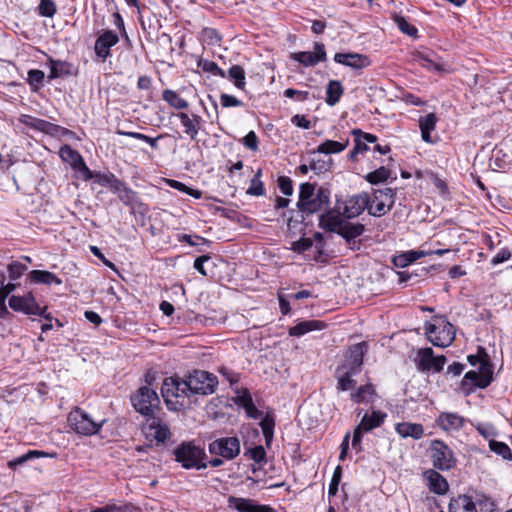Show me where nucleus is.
Returning a JSON list of instances; mask_svg holds the SVG:
<instances>
[{
  "label": "nucleus",
  "instance_id": "1",
  "mask_svg": "<svg viewBox=\"0 0 512 512\" xmlns=\"http://www.w3.org/2000/svg\"><path fill=\"white\" fill-rule=\"evenodd\" d=\"M468 362L472 366L479 365L478 370L468 371L462 380V388L469 393L474 387L486 388L493 381V366L489 355L483 348L478 349L476 355H469Z\"/></svg>",
  "mask_w": 512,
  "mask_h": 512
},
{
  "label": "nucleus",
  "instance_id": "2",
  "mask_svg": "<svg viewBox=\"0 0 512 512\" xmlns=\"http://www.w3.org/2000/svg\"><path fill=\"white\" fill-rule=\"evenodd\" d=\"M329 195L323 188L315 189L311 183L300 185L299 199L297 207L302 213L307 215L319 212L327 208Z\"/></svg>",
  "mask_w": 512,
  "mask_h": 512
},
{
  "label": "nucleus",
  "instance_id": "3",
  "mask_svg": "<svg viewBox=\"0 0 512 512\" xmlns=\"http://www.w3.org/2000/svg\"><path fill=\"white\" fill-rule=\"evenodd\" d=\"M161 393L168 409L177 411L180 407L186 405V399L189 397L190 388L186 379L166 378L161 387Z\"/></svg>",
  "mask_w": 512,
  "mask_h": 512
},
{
  "label": "nucleus",
  "instance_id": "4",
  "mask_svg": "<svg viewBox=\"0 0 512 512\" xmlns=\"http://www.w3.org/2000/svg\"><path fill=\"white\" fill-rule=\"evenodd\" d=\"M425 332L428 340L441 348L450 346L455 339V329L443 315L434 316L432 322L426 323Z\"/></svg>",
  "mask_w": 512,
  "mask_h": 512
},
{
  "label": "nucleus",
  "instance_id": "5",
  "mask_svg": "<svg viewBox=\"0 0 512 512\" xmlns=\"http://www.w3.org/2000/svg\"><path fill=\"white\" fill-rule=\"evenodd\" d=\"M175 460L185 469H204L207 463L203 462L205 452L192 443H182L174 450Z\"/></svg>",
  "mask_w": 512,
  "mask_h": 512
},
{
  "label": "nucleus",
  "instance_id": "6",
  "mask_svg": "<svg viewBox=\"0 0 512 512\" xmlns=\"http://www.w3.org/2000/svg\"><path fill=\"white\" fill-rule=\"evenodd\" d=\"M368 200V213L374 217H381L393 207L395 194L391 188L376 189L371 195L368 194Z\"/></svg>",
  "mask_w": 512,
  "mask_h": 512
},
{
  "label": "nucleus",
  "instance_id": "7",
  "mask_svg": "<svg viewBox=\"0 0 512 512\" xmlns=\"http://www.w3.org/2000/svg\"><path fill=\"white\" fill-rule=\"evenodd\" d=\"M94 421L91 416L80 408H75L68 415L69 426L78 434L90 436L98 433L104 424Z\"/></svg>",
  "mask_w": 512,
  "mask_h": 512
},
{
  "label": "nucleus",
  "instance_id": "8",
  "mask_svg": "<svg viewBox=\"0 0 512 512\" xmlns=\"http://www.w3.org/2000/svg\"><path fill=\"white\" fill-rule=\"evenodd\" d=\"M131 402L135 410L147 418L154 415V409L158 408L160 400L154 389L143 386L132 395Z\"/></svg>",
  "mask_w": 512,
  "mask_h": 512
},
{
  "label": "nucleus",
  "instance_id": "9",
  "mask_svg": "<svg viewBox=\"0 0 512 512\" xmlns=\"http://www.w3.org/2000/svg\"><path fill=\"white\" fill-rule=\"evenodd\" d=\"M191 394L209 395L215 392L217 377L203 370H195L186 378Z\"/></svg>",
  "mask_w": 512,
  "mask_h": 512
},
{
  "label": "nucleus",
  "instance_id": "10",
  "mask_svg": "<svg viewBox=\"0 0 512 512\" xmlns=\"http://www.w3.org/2000/svg\"><path fill=\"white\" fill-rule=\"evenodd\" d=\"M9 306L17 312H22L28 315H39L47 320L51 319V315L46 314L47 308L40 307L31 292L24 296H11L9 299Z\"/></svg>",
  "mask_w": 512,
  "mask_h": 512
},
{
  "label": "nucleus",
  "instance_id": "11",
  "mask_svg": "<svg viewBox=\"0 0 512 512\" xmlns=\"http://www.w3.org/2000/svg\"><path fill=\"white\" fill-rule=\"evenodd\" d=\"M386 413L379 410L372 411L371 414H365L360 423L356 426L353 432L352 446L355 449L361 450L362 433L369 432L382 425L386 418Z\"/></svg>",
  "mask_w": 512,
  "mask_h": 512
},
{
  "label": "nucleus",
  "instance_id": "12",
  "mask_svg": "<svg viewBox=\"0 0 512 512\" xmlns=\"http://www.w3.org/2000/svg\"><path fill=\"white\" fill-rule=\"evenodd\" d=\"M209 451L213 455L232 460L240 453V441L237 437H222L209 444Z\"/></svg>",
  "mask_w": 512,
  "mask_h": 512
},
{
  "label": "nucleus",
  "instance_id": "13",
  "mask_svg": "<svg viewBox=\"0 0 512 512\" xmlns=\"http://www.w3.org/2000/svg\"><path fill=\"white\" fill-rule=\"evenodd\" d=\"M143 431L147 438L155 440L157 443H164L171 436L169 426L155 415L146 418Z\"/></svg>",
  "mask_w": 512,
  "mask_h": 512
},
{
  "label": "nucleus",
  "instance_id": "14",
  "mask_svg": "<svg viewBox=\"0 0 512 512\" xmlns=\"http://www.w3.org/2000/svg\"><path fill=\"white\" fill-rule=\"evenodd\" d=\"M430 451L434 467L440 470H448L453 467L455 463L453 452L444 442L432 441Z\"/></svg>",
  "mask_w": 512,
  "mask_h": 512
},
{
  "label": "nucleus",
  "instance_id": "15",
  "mask_svg": "<svg viewBox=\"0 0 512 512\" xmlns=\"http://www.w3.org/2000/svg\"><path fill=\"white\" fill-rule=\"evenodd\" d=\"M59 155L64 162L69 163L74 170L81 173L85 180H90L92 178L90 169L78 151L74 150L69 145H64L61 147Z\"/></svg>",
  "mask_w": 512,
  "mask_h": 512
},
{
  "label": "nucleus",
  "instance_id": "16",
  "mask_svg": "<svg viewBox=\"0 0 512 512\" xmlns=\"http://www.w3.org/2000/svg\"><path fill=\"white\" fill-rule=\"evenodd\" d=\"M119 42L118 35L112 30L104 31L95 41L94 51L103 61L111 56L110 49Z\"/></svg>",
  "mask_w": 512,
  "mask_h": 512
},
{
  "label": "nucleus",
  "instance_id": "17",
  "mask_svg": "<svg viewBox=\"0 0 512 512\" xmlns=\"http://www.w3.org/2000/svg\"><path fill=\"white\" fill-rule=\"evenodd\" d=\"M368 205L369 200L367 193L350 196L344 202L343 215L346 218H355L359 216L364 210H367Z\"/></svg>",
  "mask_w": 512,
  "mask_h": 512
},
{
  "label": "nucleus",
  "instance_id": "18",
  "mask_svg": "<svg viewBox=\"0 0 512 512\" xmlns=\"http://www.w3.org/2000/svg\"><path fill=\"white\" fill-rule=\"evenodd\" d=\"M314 52H296L291 54V59L303 64L304 66H315L319 62L326 60L325 46L321 43H315Z\"/></svg>",
  "mask_w": 512,
  "mask_h": 512
},
{
  "label": "nucleus",
  "instance_id": "19",
  "mask_svg": "<svg viewBox=\"0 0 512 512\" xmlns=\"http://www.w3.org/2000/svg\"><path fill=\"white\" fill-rule=\"evenodd\" d=\"M228 507L238 512H270L271 508L266 505H258L254 500L235 496L228 497Z\"/></svg>",
  "mask_w": 512,
  "mask_h": 512
},
{
  "label": "nucleus",
  "instance_id": "20",
  "mask_svg": "<svg viewBox=\"0 0 512 512\" xmlns=\"http://www.w3.org/2000/svg\"><path fill=\"white\" fill-rule=\"evenodd\" d=\"M334 61L353 69H363L371 64L368 56L359 53H336Z\"/></svg>",
  "mask_w": 512,
  "mask_h": 512
},
{
  "label": "nucleus",
  "instance_id": "21",
  "mask_svg": "<svg viewBox=\"0 0 512 512\" xmlns=\"http://www.w3.org/2000/svg\"><path fill=\"white\" fill-rule=\"evenodd\" d=\"M465 422V418L452 412H442L436 420L437 425L447 432L460 430Z\"/></svg>",
  "mask_w": 512,
  "mask_h": 512
},
{
  "label": "nucleus",
  "instance_id": "22",
  "mask_svg": "<svg viewBox=\"0 0 512 512\" xmlns=\"http://www.w3.org/2000/svg\"><path fill=\"white\" fill-rule=\"evenodd\" d=\"M181 124L184 127V132L187 134L192 140H194L200 130L201 126V117L196 114H192L189 116L187 113L179 112L176 115Z\"/></svg>",
  "mask_w": 512,
  "mask_h": 512
},
{
  "label": "nucleus",
  "instance_id": "23",
  "mask_svg": "<svg viewBox=\"0 0 512 512\" xmlns=\"http://www.w3.org/2000/svg\"><path fill=\"white\" fill-rule=\"evenodd\" d=\"M432 255L431 251L420 250H409L392 258V263L399 268H405L414 261L423 258L425 256Z\"/></svg>",
  "mask_w": 512,
  "mask_h": 512
},
{
  "label": "nucleus",
  "instance_id": "24",
  "mask_svg": "<svg viewBox=\"0 0 512 512\" xmlns=\"http://www.w3.org/2000/svg\"><path fill=\"white\" fill-rule=\"evenodd\" d=\"M395 430L402 438L411 437L415 440H419L424 435V427L422 424L419 423H397L395 426Z\"/></svg>",
  "mask_w": 512,
  "mask_h": 512
},
{
  "label": "nucleus",
  "instance_id": "25",
  "mask_svg": "<svg viewBox=\"0 0 512 512\" xmlns=\"http://www.w3.org/2000/svg\"><path fill=\"white\" fill-rule=\"evenodd\" d=\"M367 343L360 342L353 345L349 350L348 362L350 366V370L360 371V367L363 364V358L367 351Z\"/></svg>",
  "mask_w": 512,
  "mask_h": 512
},
{
  "label": "nucleus",
  "instance_id": "26",
  "mask_svg": "<svg viewBox=\"0 0 512 512\" xmlns=\"http://www.w3.org/2000/svg\"><path fill=\"white\" fill-rule=\"evenodd\" d=\"M48 63L50 65V73L48 75L49 79L71 76L74 74L73 65L66 61L54 60L53 58L49 57Z\"/></svg>",
  "mask_w": 512,
  "mask_h": 512
},
{
  "label": "nucleus",
  "instance_id": "27",
  "mask_svg": "<svg viewBox=\"0 0 512 512\" xmlns=\"http://www.w3.org/2000/svg\"><path fill=\"white\" fill-rule=\"evenodd\" d=\"M325 327H326V324L319 320L301 321L289 329V335L295 336V337H301L308 332L315 331V330H322Z\"/></svg>",
  "mask_w": 512,
  "mask_h": 512
},
{
  "label": "nucleus",
  "instance_id": "28",
  "mask_svg": "<svg viewBox=\"0 0 512 512\" xmlns=\"http://www.w3.org/2000/svg\"><path fill=\"white\" fill-rule=\"evenodd\" d=\"M438 119L434 113H429L419 119V128L421 130L422 140L426 143H434L431 138V132L435 130Z\"/></svg>",
  "mask_w": 512,
  "mask_h": 512
},
{
  "label": "nucleus",
  "instance_id": "29",
  "mask_svg": "<svg viewBox=\"0 0 512 512\" xmlns=\"http://www.w3.org/2000/svg\"><path fill=\"white\" fill-rule=\"evenodd\" d=\"M235 403L244 408L249 418L258 419L261 416V412L253 403L252 397L247 390L236 397Z\"/></svg>",
  "mask_w": 512,
  "mask_h": 512
},
{
  "label": "nucleus",
  "instance_id": "30",
  "mask_svg": "<svg viewBox=\"0 0 512 512\" xmlns=\"http://www.w3.org/2000/svg\"><path fill=\"white\" fill-rule=\"evenodd\" d=\"M449 512H477L476 505L472 499L466 495H460L451 500Z\"/></svg>",
  "mask_w": 512,
  "mask_h": 512
},
{
  "label": "nucleus",
  "instance_id": "31",
  "mask_svg": "<svg viewBox=\"0 0 512 512\" xmlns=\"http://www.w3.org/2000/svg\"><path fill=\"white\" fill-rule=\"evenodd\" d=\"M428 487L431 491L437 494H444L448 490V483L446 479L434 470L427 472Z\"/></svg>",
  "mask_w": 512,
  "mask_h": 512
},
{
  "label": "nucleus",
  "instance_id": "32",
  "mask_svg": "<svg viewBox=\"0 0 512 512\" xmlns=\"http://www.w3.org/2000/svg\"><path fill=\"white\" fill-rule=\"evenodd\" d=\"M28 276L29 279L35 283H41L46 285H51L53 283L57 285L62 284V280L49 271L32 270Z\"/></svg>",
  "mask_w": 512,
  "mask_h": 512
},
{
  "label": "nucleus",
  "instance_id": "33",
  "mask_svg": "<svg viewBox=\"0 0 512 512\" xmlns=\"http://www.w3.org/2000/svg\"><path fill=\"white\" fill-rule=\"evenodd\" d=\"M364 225L360 223L343 222L340 234L348 243L361 236L364 232Z\"/></svg>",
  "mask_w": 512,
  "mask_h": 512
},
{
  "label": "nucleus",
  "instance_id": "34",
  "mask_svg": "<svg viewBox=\"0 0 512 512\" xmlns=\"http://www.w3.org/2000/svg\"><path fill=\"white\" fill-rule=\"evenodd\" d=\"M376 397V391L372 384H366L351 394V399L357 403H371Z\"/></svg>",
  "mask_w": 512,
  "mask_h": 512
},
{
  "label": "nucleus",
  "instance_id": "35",
  "mask_svg": "<svg viewBox=\"0 0 512 512\" xmlns=\"http://www.w3.org/2000/svg\"><path fill=\"white\" fill-rule=\"evenodd\" d=\"M349 144V140L346 139L344 142L334 141V140H326L322 144L317 147V150L313 152L315 153H323V154H335L340 153L346 149Z\"/></svg>",
  "mask_w": 512,
  "mask_h": 512
},
{
  "label": "nucleus",
  "instance_id": "36",
  "mask_svg": "<svg viewBox=\"0 0 512 512\" xmlns=\"http://www.w3.org/2000/svg\"><path fill=\"white\" fill-rule=\"evenodd\" d=\"M343 94V87L339 81L331 80L328 83L326 89V103L330 106H334L339 102L341 96Z\"/></svg>",
  "mask_w": 512,
  "mask_h": 512
},
{
  "label": "nucleus",
  "instance_id": "37",
  "mask_svg": "<svg viewBox=\"0 0 512 512\" xmlns=\"http://www.w3.org/2000/svg\"><path fill=\"white\" fill-rule=\"evenodd\" d=\"M434 353L432 348H423L420 349L417 353L416 363L418 369L421 371H429L432 369V361H433Z\"/></svg>",
  "mask_w": 512,
  "mask_h": 512
},
{
  "label": "nucleus",
  "instance_id": "38",
  "mask_svg": "<svg viewBox=\"0 0 512 512\" xmlns=\"http://www.w3.org/2000/svg\"><path fill=\"white\" fill-rule=\"evenodd\" d=\"M162 97L171 107L175 109H186L189 106L188 102L173 90H164Z\"/></svg>",
  "mask_w": 512,
  "mask_h": 512
},
{
  "label": "nucleus",
  "instance_id": "39",
  "mask_svg": "<svg viewBox=\"0 0 512 512\" xmlns=\"http://www.w3.org/2000/svg\"><path fill=\"white\" fill-rule=\"evenodd\" d=\"M228 78L234 82V85L244 90L246 86L245 71L240 65H233L228 70Z\"/></svg>",
  "mask_w": 512,
  "mask_h": 512
},
{
  "label": "nucleus",
  "instance_id": "40",
  "mask_svg": "<svg viewBox=\"0 0 512 512\" xmlns=\"http://www.w3.org/2000/svg\"><path fill=\"white\" fill-rule=\"evenodd\" d=\"M343 222L344 220L340 219L339 217L331 215L322 216L320 218V224L322 228L330 232H335L337 234H340Z\"/></svg>",
  "mask_w": 512,
  "mask_h": 512
},
{
  "label": "nucleus",
  "instance_id": "41",
  "mask_svg": "<svg viewBox=\"0 0 512 512\" xmlns=\"http://www.w3.org/2000/svg\"><path fill=\"white\" fill-rule=\"evenodd\" d=\"M116 134L122 135V136H128V137H131L134 139L144 141V142L148 143L152 149L158 148L157 142L159 139H161L163 137V135H159L156 138H152V137H149V136L139 133V132L124 131V130H120V129L116 130Z\"/></svg>",
  "mask_w": 512,
  "mask_h": 512
},
{
  "label": "nucleus",
  "instance_id": "42",
  "mask_svg": "<svg viewBox=\"0 0 512 512\" xmlns=\"http://www.w3.org/2000/svg\"><path fill=\"white\" fill-rule=\"evenodd\" d=\"M392 19L402 33L410 37H417V28L414 25L410 24L403 16L399 14H394L392 16Z\"/></svg>",
  "mask_w": 512,
  "mask_h": 512
},
{
  "label": "nucleus",
  "instance_id": "43",
  "mask_svg": "<svg viewBox=\"0 0 512 512\" xmlns=\"http://www.w3.org/2000/svg\"><path fill=\"white\" fill-rule=\"evenodd\" d=\"M45 455L46 454L42 451L30 450L27 453L13 459V460L8 461L7 465L10 469H16V467L23 465L24 463H26L27 461H29L31 459L43 457Z\"/></svg>",
  "mask_w": 512,
  "mask_h": 512
},
{
  "label": "nucleus",
  "instance_id": "44",
  "mask_svg": "<svg viewBox=\"0 0 512 512\" xmlns=\"http://www.w3.org/2000/svg\"><path fill=\"white\" fill-rule=\"evenodd\" d=\"M260 426L265 438L266 445L269 446L273 440L275 421L271 416L266 415L261 420Z\"/></svg>",
  "mask_w": 512,
  "mask_h": 512
},
{
  "label": "nucleus",
  "instance_id": "45",
  "mask_svg": "<svg viewBox=\"0 0 512 512\" xmlns=\"http://www.w3.org/2000/svg\"><path fill=\"white\" fill-rule=\"evenodd\" d=\"M45 74L42 70L32 69L28 71L27 82L32 91L37 92L43 86Z\"/></svg>",
  "mask_w": 512,
  "mask_h": 512
},
{
  "label": "nucleus",
  "instance_id": "46",
  "mask_svg": "<svg viewBox=\"0 0 512 512\" xmlns=\"http://www.w3.org/2000/svg\"><path fill=\"white\" fill-rule=\"evenodd\" d=\"M390 177V170L384 166L368 173L365 179L371 184H378L386 181Z\"/></svg>",
  "mask_w": 512,
  "mask_h": 512
},
{
  "label": "nucleus",
  "instance_id": "47",
  "mask_svg": "<svg viewBox=\"0 0 512 512\" xmlns=\"http://www.w3.org/2000/svg\"><path fill=\"white\" fill-rule=\"evenodd\" d=\"M357 371L348 370L338 378L337 389L340 391H347L355 387V381L353 375L357 374Z\"/></svg>",
  "mask_w": 512,
  "mask_h": 512
},
{
  "label": "nucleus",
  "instance_id": "48",
  "mask_svg": "<svg viewBox=\"0 0 512 512\" xmlns=\"http://www.w3.org/2000/svg\"><path fill=\"white\" fill-rule=\"evenodd\" d=\"M489 448L505 460H512V453L507 444L495 440L489 442Z\"/></svg>",
  "mask_w": 512,
  "mask_h": 512
},
{
  "label": "nucleus",
  "instance_id": "49",
  "mask_svg": "<svg viewBox=\"0 0 512 512\" xmlns=\"http://www.w3.org/2000/svg\"><path fill=\"white\" fill-rule=\"evenodd\" d=\"M168 184L170 187L175 188V189H177L181 192H184L186 194H189L196 199H199L202 196V192L200 190L192 189L177 180H168Z\"/></svg>",
  "mask_w": 512,
  "mask_h": 512
},
{
  "label": "nucleus",
  "instance_id": "50",
  "mask_svg": "<svg viewBox=\"0 0 512 512\" xmlns=\"http://www.w3.org/2000/svg\"><path fill=\"white\" fill-rule=\"evenodd\" d=\"M198 66L204 71L212 73L213 75L224 78L226 76L224 70H222L215 62L209 60H200Z\"/></svg>",
  "mask_w": 512,
  "mask_h": 512
},
{
  "label": "nucleus",
  "instance_id": "51",
  "mask_svg": "<svg viewBox=\"0 0 512 512\" xmlns=\"http://www.w3.org/2000/svg\"><path fill=\"white\" fill-rule=\"evenodd\" d=\"M38 12L43 17H52L56 13V5L52 0H40Z\"/></svg>",
  "mask_w": 512,
  "mask_h": 512
},
{
  "label": "nucleus",
  "instance_id": "52",
  "mask_svg": "<svg viewBox=\"0 0 512 512\" xmlns=\"http://www.w3.org/2000/svg\"><path fill=\"white\" fill-rule=\"evenodd\" d=\"M26 270H27L26 265H24L20 262H17V261L12 262L8 266L9 277L11 280H16V279L20 278Z\"/></svg>",
  "mask_w": 512,
  "mask_h": 512
},
{
  "label": "nucleus",
  "instance_id": "53",
  "mask_svg": "<svg viewBox=\"0 0 512 512\" xmlns=\"http://www.w3.org/2000/svg\"><path fill=\"white\" fill-rule=\"evenodd\" d=\"M5 277L2 276V287L0 288V309H6L5 307V300L7 296L15 290L16 284L8 283L7 285L4 284Z\"/></svg>",
  "mask_w": 512,
  "mask_h": 512
},
{
  "label": "nucleus",
  "instance_id": "54",
  "mask_svg": "<svg viewBox=\"0 0 512 512\" xmlns=\"http://www.w3.org/2000/svg\"><path fill=\"white\" fill-rule=\"evenodd\" d=\"M118 198L125 204V205H132L137 200V194L129 187L125 186L124 189L118 194Z\"/></svg>",
  "mask_w": 512,
  "mask_h": 512
},
{
  "label": "nucleus",
  "instance_id": "55",
  "mask_svg": "<svg viewBox=\"0 0 512 512\" xmlns=\"http://www.w3.org/2000/svg\"><path fill=\"white\" fill-rule=\"evenodd\" d=\"M103 183L106 184V185H109L110 189L115 193V194H119L122 189L125 188V184L120 181L119 179L115 178L113 175L111 176H106L104 179H103Z\"/></svg>",
  "mask_w": 512,
  "mask_h": 512
},
{
  "label": "nucleus",
  "instance_id": "56",
  "mask_svg": "<svg viewBox=\"0 0 512 512\" xmlns=\"http://www.w3.org/2000/svg\"><path fill=\"white\" fill-rule=\"evenodd\" d=\"M247 193L253 196H262L265 194L264 184L260 179H251Z\"/></svg>",
  "mask_w": 512,
  "mask_h": 512
},
{
  "label": "nucleus",
  "instance_id": "57",
  "mask_svg": "<svg viewBox=\"0 0 512 512\" xmlns=\"http://www.w3.org/2000/svg\"><path fill=\"white\" fill-rule=\"evenodd\" d=\"M248 454L252 460L257 463H261L265 461L266 452L263 446L259 445L254 448L248 450Z\"/></svg>",
  "mask_w": 512,
  "mask_h": 512
},
{
  "label": "nucleus",
  "instance_id": "58",
  "mask_svg": "<svg viewBox=\"0 0 512 512\" xmlns=\"http://www.w3.org/2000/svg\"><path fill=\"white\" fill-rule=\"evenodd\" d=\"M220 103L225 108L237 107V106L243 105L242 101L238 100L236 97H234L232 95L225 94V93L220 95Z\"/></svg>",
  "mask_w": 512,
  "mask_h": 512
},
{
  "label": "nucleus",
  "instance_id": "59",
  "mask_svg": "<svg viewBox=\"0 0 512 512\" xmlns=\"http://www.w3.org/2000/svg\"><path fill=\"white\" fill-rule=\"evenodd\" d=\"M278 185H279L281 192L284 195L289 196L293 193V185H292V181L289 177L280 176L278 178Z\"/></svg>",
  "mask_w": 512,
  "mask_h": 512
},
{
  "label": "nucleus",
  "instance_id": "60",
  "mask_svg": "<svg viewBox=\"0 0 512 512\" xmlns=\"http://www.w3.org/2000/svg\"><path fill=\"white\" fill-rule=\"evenodd\" d=\"M340 477H341V468L338 466L336 468L334 475L331 479V482L329 484L328 494L330 496H335L337 494Z\"/></svg>",
  "mask_w": 512,
  "mask_h": 512
},
{
  "label": "nucleus",
  "instance_id": "61",
  "mask_svg": "<svg viewBox=\"0 0 512 512\" xmlns=\"http://www.w3.org/2000/svg\"><path fill=\"white\" fill-rule=\"evenodd\" d=\"M417 61L419 62V64L422 67H425L429 70H435V71L441 70V66L439 64L435 63L432 59L428 58L425 55L419 54L417 57Z\"/></svg>",
  "mask_w": 512,
  "mask_h": 512
},
{
  "label": "nucleus",
  "instance_id": "62",
  "mask_svg": "<svg viewBox=\"0 0 512 512\" xmlns=\"http://www.w3.org/2000/svg\"><path fill=\"white\" fill-rule=\"evenodd\" d=\"M313 244V241L310 238H301L298 241L292 243V249L296 252H304L308 250Z\"/></svg>",
  "mask_w": 512,
  "mask_h": 512
},
{
  "label": "nucleus",
  "instance_id": "63",
  "mask_svg": "<svg viewBox=\"0 0 512 512\" xmlns=\"http://www.w3.org/2000/svg\"><path fill=\"white\" fill-rule=\"evenodd\" d=\"M243 144L250 150L256 151L258 149V137L254 131H250L244 138Z\"/></svg>",
  "mask_w": 512,
  "mask_h": 512
},
{
  "label": "nucleus",
  "instance_id": "64",
  "mask_svg": "<svg viewBox=\"0 0 512 512\" xmlns=\"http://www.w3.org/2000/svg\"><path fill=\"white\" fill-rule=\"evenodd\" d=\"M284 95L288 98H293V97H296V99L298 101H304V100H307L308 97H309V92L308 91H300V90H295V89H292V88H288L284 91Z\"/></svg>",
  "mask_w": 512,
  "mask_h": 512
}]
</instances>
